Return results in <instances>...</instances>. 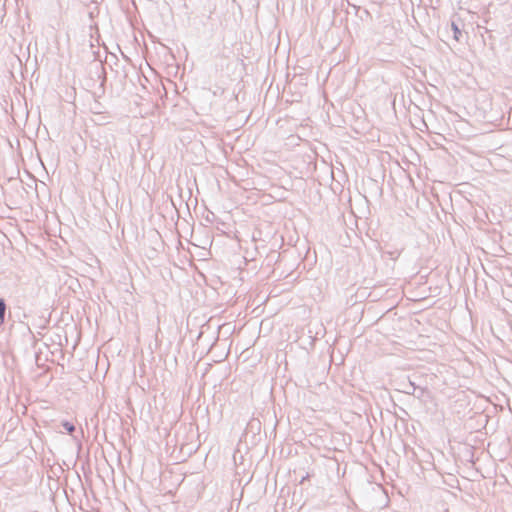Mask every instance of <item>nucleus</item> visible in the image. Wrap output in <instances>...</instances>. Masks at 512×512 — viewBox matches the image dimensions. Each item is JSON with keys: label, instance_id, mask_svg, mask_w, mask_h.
<instances>
[{"label": "nucleus", "instance_id": "nucleus-5", "mask_svg": "<svg viewBox=\"0 0 512 512\" xmlns=\"http://www.w3.org/2000/svg\"><path fill=\"white\" fill-rule=\"evenodd\" d=\"M427 392V389L426 388H423V387H417V391L415 392V397L417 399H422L424 394Z\"/></svg>", "mask_w": 512, "mask_h": 512}, {"label": "nucleus", "instance_id": "nucleus-3", "mask_svg": "<svg viewBox=\"0 0 512 512\" xmlns=\"http://www.w3.org/2000/svg\"><path fill=\"white\" fill-rule=\"evenodd\" d=\"M452 30H453V37L455 40L460 41V38L462 36V31L458 27V25L454 22L451 24Z\"/></svg>", "mask_w": 512, "mask_h": 512}, {"label": "nucleus", "instance_id": "nucleus-2", "mask_svg": "<svg viewBox=\"0 0 512 512\" xmlns=\"http://www.w3.org/2000/svg\"><path fill=\"white\" fill-rule=\"evenodd\" d=\"M6 303L3 298H0V327L5 323V314H6Z\"/></svg>", "mask_w": 512, "mask_h": 512}, {"label": "nucleus", "instance_id": "nucleus-4", "mask_svg": "<svg viewBox=\"0 0 512 512\" xmlns=\"http://www.w3.org/2000/svg\"><path fill=\"white\" fill-rule=\"evenodd\" d=\"M61 426L69 433L72 434L75 431V425L69 421H62Z\"/></svg>", "mask_w": 512, "mask_h": 512}, {"label": "nucleus", "instance_id": "nucleus-8", "mask_svg": "<svg viewBox=\"0 0 512 512\" xmlns=\"http://www.w3.org/2000/svg\"><path fill=\"white\" fill-rule=\"evenodd\" d=\"M90 18H93V12L89 13Z\"/></svg>", "mask_w": 512, "mask_h": 512}, {"label": "nucleus", "instance_id": "nucleus-6", "mask_svg": "<svg viewBox=\"0 0 512 512\" xmlns=\"http://www.w3.org/2000/svg\"><path fill=\"white\" fill-rule=\"evenodd\" d=\"M105 152L107 153V154H105V157L114 159L113 153L110 148L105 149Z\"/></svg>", "mask_w": 512, "mask_h": 512}, {"label": "nucleus", "instance_id": "nucleus-1", "mask_svg": "<svg viewBox=\"0 0 512 512\" xmlns=\"http://www.w3.org/2000/svg\"><path fill=\"white\" fill-rule=\"evenodd\" d=\"M402 387H403V392L408 394V395H415V392L417 391V387L416 384L411 381V380H408L407 382H403L402 383Z\"/></svg>", "mask_w": 512, "mask_h": 512}, {"label": "nucleus", "instance_id": "nucleus-7", "mask_svg": "<svg viewBox=\"0 0 512 512\" xmlns=\"http://www.w3.org/2000/svg\"><path fill=\"white\" fill-rule=\"evenodd\" d=\"M310 477V475L307 473L305 476L302 477L300 480V484H303L305 480H307Z\"/></svg>", "mask_w": 512, "mask_h": 512}]
</instances>
